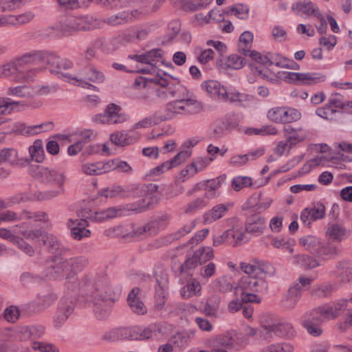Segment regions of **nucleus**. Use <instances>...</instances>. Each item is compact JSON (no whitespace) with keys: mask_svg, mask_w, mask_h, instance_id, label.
I'll return each mask as SVG.
<instances>
[{"mask_svg":"<svg viewBox=\"0 0 352 352\" xmlns=\"http://www.w3.org/2000/svg\"><path fill=\"white\" fill-rule=\"evenodd\" d=\"M81 295L93 302L94 312L100 319H104L110 313L112 304L118 300L121 289H113L106 276H98L94 279L85 276L82 278Z\"/></svg>","mask_w":352,"mask_h":352,"instance_id":"nucleus-1","label":"nucleus"},{"mask_svg":"<svg viewBox=\"0 0 352 352\" xmlns=\"http://www.w3.org/2000/svg\"><path fill=\"white\" fill-rule=\"evenodd\" d=\"M63 76L65 78V81L75 86H79L96 91H98V88L89 82L95 84H101L106 80L103 72L98 69L94 65H89L85 67L76 74H63Z\"/></svg>","mask_w":352,"mask_h":352,"instance_id":"nucleus-2","label":"nucleus"},{"mask_svg":"<svg viewBox=\"0 0 352 352\" xmlns=\"http://www.w3.org/2000/svg\"><path fill=\"white\" fill-rule=\"evenodd\" d=\"M268 284L260 276H246L239 280L236 289L241 290V297L245 302L260 303L261 298L254 293H265Z\"/></svg>","mask_w":352,"mask_h":352,"instance_id":"nucleus-3","label":"nucleus"},{"mask_svg":"<svg viewBox=\"0 0 352 352\" xmlns=\"http://www.w3.org/2000/svg\"><path fill=\"white\" fill-rule=\"evenodd\" d=\"M67 267L68 268L69 276H67V283H65V287L67 290V293H69V290H72L74 293H78V292L81 294V282L84 277L87 276L85 275L82 277L80 280H78L76 274L82 271L88 265L89 261L84 256H78L75 257H71L65 258Z\"/></svg>","mask_w":352,"mask_h":352,"instance_id":"nucleus-4","label":"nucleus"},{"mask_svg":"<svg viewBox=\"0 0 352 352\" xmlns=\"http://www.w3.org/2000/svg\"><path fill=\"white\" fill-rule=\"evenodd\" d=\"M65 289L64 296L60 298L57 305L56 311L53 317V324L56 329L60 328L73 314L75 308V300L77 293L69 290L68 294Z\"/></svg>","mask_w":352,"mask_h":352,"instance_id":"nucleus-5","label":"nucleus"},{"mask_svg":"<svg viewBox=\"0 0 352 352\" xmlns=\"http://www.w3.org/2000/svg\"><path fill=\"white\" fill-rule=\"evenodd\" d=\"M301 116V113L298 109L287 106L273 107L267 113L270 121L285 125L297 122Z\"/></svg>","mask_w":352,"mask_h":352,"instance_id":"nucleus-6","label":"nucleus"},{"mask_svg":"<svg viewBox=\"0 0 352 352\" xmlns=\"http://www.w3.org/2000/svg\"><path fill=\"white\" fill-rule=\"evenodd\" d=\"M36 177L45 185L54 186L60 190H65L64 185L66 177L65 173L59 169L38 166Z\"/></svg>","mask_w":352,"mask_h":352,"instance_id":"nucleus-7","label":"nucleus"},{"mask_svg":"<svg viewBox=\"0 0 352 352\" xmlns=\"http://www.w3.org/2000/svg\"><path fill=\"white\" fill-rule=\"evenodd\" d=\"M177 92L184 95L177 98V114L192 115L199 113L202 110L201 103L184 87H177Z\"/></svg>","mask_w":352,"mask_h":352,"instance_id":"nucleus-8","label":"nucleus"},{"mask_svg":"<svg viewBox=\"0 0 352 352\" xmlns=\"http://www.w3.org/2000/svg\"><path fill=\"white\" fill-rule=\"evenodd\" d=\"M128 115L122 112L121 107L116 104H108L103 113L94 117V122L101 124H115L126 121Z\"/></svg>","mask_w":352,"mask_h":352,"instance_id":"nucleus-9","label":"nucleus"},{"mask_svg":"<svg viewBox=\"0 0 352 352\" xmlns=\"http://www.w3.org/2000/svg\"><path fill=\"white\" fill-rule=\"evenodd\" d=\"M45 276L50 279L61 280L65 278L67 283L69 276L65 258L61 256H54L47 261V267L44 271Z\"/></svg>","mask_w":352,"mask_h":352,"instance_id":"nucleus-10","label":"nucleus"},{"mask_svg":"<svg viewBox=\"0 0 352 352\" xmlns=\"http://www.w3.org/2000/svg\"><path fill=\"white\" fill-rule=\"evenodd\" d=\"M43 57L41 63H46L51 73L56 74H65L61 73L63 69H69L73 67V63L67 58H61L55 52L52 51H42ZM65 80V78L62 76Z\"/></svg>","mask_w":352,"mask_h":352,"instance_id":"nucleus-11","label":"nucleus"},{"mask_svg":"<svg viewBox=\"0 0 352 352\" xmlns=\"http://www.w3.org/2000/svg\"><path fill=\"white\" fill-rule=\"evenodd\" d=\"M133 340H158L163 337L162 325L151 323L146 327H133Z\"/></svg>","mask_w":352,"mask_h":352,"instance_id":"nucleus-12","label":"nucleus"},{"mask_svg":"<svg viewBox=\"0 0 352 352\" xmlns=\"http://www.w3.org/2000/svg\"><path fill=\"white\" fill-rule=\"evenodd\" d=\"M239 267L248 276H259L273 273V267L270 263L258 259H252L249 263L241 262Z\"/></svg>","mask_w":352,"mask_h":352,"instance_id":"nucleus-13","label":"nucleus"},{"mask_svg":"<svg viewBox=\"0 0 352 352\" xmlns=\"http://www.w3.org/2000/svg\"><path fill=\"white\" fill-rule=\"evenodd\" d=\"M232 207L233 204L231 202L221 203L213 206L210 210H206L203 214V223L204 225H210L223 218Z\"/></svg>","mask_w":352,"mask_h":352,"instance_id":"nucleus-14","label":"nucleus"},{"mask_svg":"<svg viewBox=\"0 0 352 352\" xmlns=\"http://www.w3.org/2000/svg\"><path fill=\"white\" fill-rule=\"evenodd\" d=\"M89 226L86 218L81 217L80 219H69L67 221V227L70 230L72 237L76 241H80L84 238H88L91 235V231L87 228Z\"/></svg>","mask_w":352,"mask_h":352,"instance_id":"nucleus-15","label":"nucleus"},{"mask_svg":"<svg viewBox=\"0 0 352 352\" xmlns=\"http://www.w3.org/2000/svg\"><path fill=\"white\" fill-rule=\"evenodd\" d=\"M324 215V206L317 203L312 207L304 208L300 212V219L305 226H310L314 221L323 219Z\"/></svg>","mask_w":352,"mask_h":352,"instance_id":"nucleus-16","label":"nucleus"},{"mask_svg":"<svg viewBox=\"0 0 352 352\" xmlns=\"http://www.w3.org/2000/svg\"><path fill=\"white\" fill-rule=\"evenodd\" d=\"M128 58L146 65H157L163 63L162 50L160 48L153 49L142 54H130Z\"/></svg>","mask_w":352,"mask_h":352,"instance_id":"nucleus-17","label":"nucleus"},{"mask_svg":"<svg viewBox=\"0 0 352 352\" xmlns=\"http://www.w3.org/2000/svg\"><path fill=\"white\" fill-rule=\"evenodd\" d=\"M140 135L134 131H117L110 135V141L118 146H125L138 141Z\"/></svg>","mask_w":352,"mask_h":352,"instance_id":"nucleus-18","label":"nucleus"},{"mask_svg":"<svg viewBox=\"0 0 352 352\" xmlns=\"http://www.w3.org/2000/svg\"><path fill=\"white\" fill-rule=\"evenodd\" d=\"M221 100L230 102H239L245 106L250 102L253 97L251 95L241 93L234 87H225Z\"/></svg>","mask_w":352,"mask_h":352,"instance_id":"nucleus-19","label":"nucleus"},{"mask_svg":"<svg viewBox=\"0 0 352 352\" xmlns=\"http://www.w3.org/2000/svg\"><path fill=\"white\" fill-rule=\"evenodd\" d=\"M283 132L286 139L292 146L305 142L308 138V131L303 127L295 128L292 125H285Z\"/></svg>","mask_w":352,"mask_h":352,"instance_id":"nucleus-20","label":"nucleus"},{"mask_svg":"<svg viewBox=\"0 0 352 352\" xmlns=\"http://www.w3.org/2000/svg\"><path fill=\"white\" fill-rule=\"evenodd\" d=\"M227 232L230 239V244L232 246H239L249 241L246 228L241 223H235Z\"/></svg>","mask_w":352,"mask_h":352,"instance_id":"nucleus-21","label":"nucleus"},{"mask_svg":"<svg viewBox=\"0 0 352 352\" xmlns=\"http://www.w3.org/2000/svg\"><path fill=\"white\" fill-rule=\"evenodd\" d=\"M58 299V294L52 289L41 292L37 294V300L30 303V307H37L38 311H43L51 307Z\"/></svg>","mask_w":352,"mask_h":352,"instance_id":"nucleus-22","label":"nucleus"},{"mask_svg":"<svg viewBox=\"0 0 352 352\" xmlns=\"http://www.w3.org/2000/svg\"><path fill=\"white\" fill-rule=\"evenodd\" d=\"M54 30V36H65L78 31L76 16H69L63 21L56 23L51 28Z\"/></svg>","mask_w":352,"mask_h":352,"instance_id":"nucleus-23","label":"nucleus"},{"mask_svg":"<svg viewBox=\"0 0 352 352\" xmlns=\"http://www.w3.org/2000/svg\"><path fill=\"white\" fill-rule=\"evenodd\" d=\"M245 227L248 233L259 236L263 233L266 228V219L258 214L252 215L247 219Z\"/></svg>","mask_w":352,"mask_h":352,"instance_id":"nucleus-24","label":"nucleus"},{"mask_svg":"<svg viewBox=\"0 0 352 352\" xmlns=\"http://www.w3.org/2000/svg\"><path fill=\"white\" fill-rule=\"evenodd\" d=\"M140 289L133 288L128 294L127 303L131 311L138 315H144L147 312V308L140 298Z\"/></svg>","mask_w":352,"mask_h":352,"instance_id":"nucleus-25","label":"nucleus"},{"mask_svg":"<svg viewBox=\"0 0 352 352\" xmlns=\"http://www.w3.org/2000/svg\"><path fill=\"white\" fill-rule=\"evenodd\" d=\"M109 164L104 162H86L80 166V171L86 175H99L110 172Z\"/></svg>","mask_w":352,"mask_h":352,"instance_id":"nucleus-26","label":"nucleus"},{"mask_svg":"<svg viewBox=\"0 0 352 352\" xmlns=\"http://www.w3.org/2000/svg\"><path fill=\"white\" fill-rule=\"evenodd\" d=\"M349 234V230L343 225L337 223H328L325 231L326 237L333 241H342L347 239Z\"/></svg>","mask_w":352,"mask_h":352,"instance_id":"nucleus-27","label":"nucleus"},{"mask_svg":"<svg viewBox=\"0 0 352 352\" xmlns=\"http://www.w3.org/2000/svg\"><path fill=\"white\" fill-rule=\"evenodd\" d=\"M43 57L42 51H32L14 58V60L20 73H21L22 69L26 65H36L41 63Z\"/></svg>","mask_w":352,"mask_h":352,"instance_id":"nucleus-28","label":"nucleus"},{"mask_svg":"<svg viewBox=\"0 0 352 352\" xmlns=\"http://www.w3.org/2000/svg\"><path fill=\"white\" fill-rule=\"evenodd\" d=\"M302 289L299 284H295L288 289L287 293L283 296L281 304L287 309L294 308L301 298Z\"/></svg>","mask_w":352,"mask_h":352,"instance_id":"nucleus-29","label":"nucleus"},{"mask_svg":"<svg viewBox=\"0 0 352 352\" xmlns=\"http://www.w3.org/2000/svg\"><path fill=\"white\" fill-rule=\"evenodd\" d=\"M201 140V138L199 136L192 137L185 140L181 145L179 152L177 153V164L183 163L190 158L192 153V148Z\"/></svg>","mask_w":352,"mask_h":352,"instance_id":"nucleus-30","label":"nucleus"},{"mask_svg":"<svg viewBox=\"0 0 352 352\" xmlns=\"http://www.w3.org/2000/svg\"><path fill=\"white\" fill-rule=\"evenodd\" d=\"M176 165V155L169 160L165 161L155 168L151 169L146 175L148 180H157L162 175L175 167Z\"/></svg>","mask_w":352,"mask_h":352,"instance_id":"nucleus-31","label":"nucleus"},{"mask_svg":"<svg viewBox=\"0 0 352 352\" xmlns=\"http://www.w3.org/2000/svg\"><path fill=\"white\" fill-rule=\"evenodd\" d=\"M201 87L211 98L221 100L225 86L217 80H208L204 81Z\"/></svg>","mask_w":352,"mask_h":352,"instance_id":"nucleus-32","label":"nucleus"},{"mask_svg":"<svg viewBox=\"0 0 352 352\" xmlns=\"http://www.w3.org/2000/svg\"><path fill=\"white\" fill-rule=\"evenodd\" d=\"M201 289L200 283L196 278H191L186 281L179 292L183 298L188 299L193 296H201Z\"/></svg>","mask_w":352,"mask_h":352,"instance_id":"nucleus-33","label":"nucleus"},{"mask_svg":"<svg viewBox=\"0 0 352 352\" xmlns=\"http://www.w3.org/2000/svg\"><path fill=\"white\" fill-rule=\"evenodd\" d=\"M133 327H119L107 331L103 336L104 340L116 341L120 340H133Z\"/></svg>","mask_w":352,"mask_h":352,"instance_id":"nucleus-34","label":"nucleus"},{"mask_svg":"<svg viewBox=\"0 0 352 352\" xmlns=\"http://www.w3.org/2000/svg\"><path fill=\"white\" fill-rule=\"evenodd\" d=\"M162 230L156 219L148 221L144 225L138 226L133 229V236H155Z\"/></svg>","mask_w":352,"mask_h":352,"instance_id":"nucleus-35","label":"nucleus"},{"mask_svg":"<svg viewBox=\"0 0 352 352\" xmlns=\"http://www.w3.org/2000/svg\"><path fill=\"white\" fill-rule=\"evenodd\" d=\"M12 230L15 234L19 236L21 235L23 238L30 241L39 239L41 235H42V230L40 229L28 230V224L25 223L12 226Z\"/></svg>","mask_w":352,"mask_h":352,"instance_id":"nucleus-36","label":"nucleus"},{"mask_svg":"<svg viewBox=\"0 0 352 352\" xmlns=\"http://www.w3.org/2000/svg\"><path fill=\"white\" fill-rule=\"evenodd\" d=\"M309 315L314 316V318H316L318 322H323L327 320H331L337 317L331 303L312 310Z\"/></svg>","mask_w":352,"mask_h":352,"instance_id":"nucleus-37","label":"nucleus"},{"mask_svg":"<svg viewBox=\"0 0 352 352\" xmlns=\"http://www.w3.org/2000/svg\"><path fill=\"white\" fill-rule=\"evenodd\" d=\"M213 287L222 293L231 292L233 289H236V285L233 278L230 275H223L220 276L212 282Z\"/></svg>","mask_w":352,"mask_h":352,"instance_id":"nucleus-38","label":"nucleus"},{"mask_svg":"<svg viewBox=\"0 0 352 352\" xmlns=\"http://www.w3.org/2000/svg\"><path fill=\"white\" fill-rule=\"evenodd\" d=\"M135 13H137L136 10L132 12L124 10L104 19V22L112 26L124 24L131 21Z\"/></svg>","mask_w":352,"mask_h":352,"instance_id":"nucleus-39","label":"nucleus"},{"mask_svg":"<svg viewBox=\"0 0 352 352\" xmlns=\"http://www.w3.org/2000/svg\"><path fill=\"white\" fill-rule=\"evenodd\" d=\"M158 203L159 197H143L141 200L131 204L129 210L140 213L153 208Z\"/></svg>","mask_w":352,"mask_h":352,"instance_id":"nucleus-40","label":"nucleus"},{"mask_svg":"<svg viewBox=\"0 0 352 352\" xmlns=\"http://www.w3.org/2000/svg\"><path fill=\"white\" fill-rule=\"evenodd\" d=\"M338 248L331 242L320 241L316 252V256L323 260H330L338 254Z\"/></svg>","mask_w":352,"mask_h":352,"instance_id":"nucleus-41","label":"nucleus"},{"mask_svg":"<svg viewBox=\"0 0 352 352\" xmlns=\"http://www.w3.org/2000/svg\"><path fill=\"white\" fill-rule=\"evenodd\" d=\"M213 0H177L180 9L184 12H194L206 8Z\"/></svg>","mask_w":352,"mask_h":352,"instance_id":"nucleus-42","label":"nucleus"},{"mask_svg":"<svg viewBox=\"0 0 352 352\" xmlns=\"http://www.w3.org/2000/svg\"><path fill=\"white\" fill-rule=\"evenodd\" d=\"M292 9L298 14L315 16V13L318 12L316 6L309 0H300L292 5Z\"/></svg>","mask_w":352,"mask_h":352,"instance_id":"nucleus-43","label":"nucleus"},{"mask_svg":"<svg viewBox=\"0 0 352 352\" xmlns=\"http://www.w3.org/2000/svg\"><path fill=\"white\" fill-rule=\"evenodd\" d=\"M221 186V182L219 177L207 179L205 189L204 199H214L217 198L220 193L219 189Z\"/></svg>","mask_w":352,"mask_h":352,"instance_id":"nucleus-44","label":"nucleus"},{"mask_svg":"<svg viewBox=\"0 0 352 352\" xmlns=\"http://www.w3.org/2000/svg\"><path fill=\"white\" fill-rule=\"evenodd\" d=\"M243 58L237 54H232L228 56L224 63H222L221 60L217 62V67L221 69H239L243 67Z\"/></svg>","mask_w":352,"mask_h":352,"instance_id":"nucleus-45","label":"nucleus"},{"mask_svg":"<svg viewBox=\"0 0 352 352\" xmlns=\"http://www.w3.org/2000/svg\"><path fill=\"white\" fill-rule=\"evenodd\" d=\"M293 263L305 269H311L320 266L318 261L307 254H297L293 257Z\"/></svg>","mask_w":352,"mask_h":352,"instance_id":"nucleus-46","label":"nucleus"},{"mask_svg":"<svg viewBox=\"0 0 352 352\" xmlns=\"http://www.w3.org/2000/svg\"><path fill=\"white\" fill-rule=\"evenodd\" d=\"M6 94L8 96H13L23 98H29L34 96L32 87L27 85L10 87L7 89Z\"/></svg>","mask_w":352,"mask_h":352,"instance_id":"nucleus-47","label":"nucleus"},{"mask_svg":"<svg viewBox=\"0 0 352 352\" xmlns=\"http://www.w3.org/2000/svg\"><path fill=\"white\" fill-rule=\"evenodd\" d=\"M321 239L315 235H306L300 237L298 243L306 250L316 252L320 244Z\"/></svg>","mask_w":352,"mask_h":352,"instance_id":"nucleus-48","label":"nucleus"},{"mask_svg":"<svg viewBox=\"0 0 352 352\" xmlns=\"http://www.w3.org/2000/svg\"><path fill=\"white\" fill-rule=\"evenodd\" d=\"M78 31L79 30H91L98 27V21L91 16H76Z\"/></svg>","mask_w":352,"mask_h":352,"instance_id":"nucleus-49","label":"nucleus"},{"mask_svg":"<svg viewBox=\"0 0 352 352\" xmlns=\"http://www.w3.org/2000/svg\"><path fill=\"white\" fill-rule=\"evenodd\" d=\"M266 329L279 336H293L294 331L292 324L287 322H282L277 324L269 325Z\"/></svg>","mask_w":352,"mask_h":352,"instance_id":"nucleus-50","label":"nucleus"},{"mask_svg":"<svg viewBox=\"0 0 352 352\" xmlns=\"http://www.w3.org/2000/svg\"><path fill=\"white\" fill-rule=\"evenodd\" d=\"M261 194L257 196H252L250 198L249 202L251 204H255V210L257 212L261 213L267 210L272 205L273 199L271 197L261 198Z\"/></svg>","mask_w":352,"mask_h":352,"instance_id":"nucleus-51","label":"nucleus"},{"mask_svg":"<svg viewBox=\"0 0 352 352\" xmlns=\"http://www.w3.org/2000/svg\"><path fill=\"white\" fill-rule=\"evenodd\" d=\"M39 239L50 252L56 253L59 250L60 243L54 235L42 231V235Z\"/></svg>","mask_w":352,"mask_h":352,"instance_id":"nucleus-52","label":"nucleus"},{"mask_svg":"<svg viewBox=\"0 0 352 352\" xmlns=\"http://www.w3.org/2000/svg\"><path fill=\"white\" fill-rule=\"evenodd\" d=\"M9 16L11 26H19L32 21L34 19L35 14L32 11H28L20 14H9Z\"/></svg>","mask_w":352,"mask_h":352,"instance_id":"nucleus-53","label":"nucleus"},{"mask_svg":"<svg viewBox=\"0 0 352 352\" xmlns=\"http://www.w3.org/2000/svg\"><path fill=\"white\" fill-rule=\"evenodd\" d=\"M7 162L12 165L19 162L18 152L13 148H6L0 150V164Z\"/></svg>","mask_w":352,"mask_h":352,"instance_id":"nucleus-54","label":"nucleus"},{"mask_svg":"<svg viewBox=\"0 0 352 352\" xmlns=\"http://www.w3.org/2000/svg\"><path fill=\"white\" fill-rule=\"evenodd\" d=\"M29 153L32 160L41 163L45 159V152L41 140H36L29 147Z\"/></svg>","mask_w":352,"mask_h":352,"instance_id":"nucleus-55","label":"nucleus"},{"mask_svg":"<svg viewBox=\"0 0 352 352\" xmlns=\"http://www.w3.org/2000/svg\"><path fill=\"white\" fill-rule=\"evenodd\" d=\"M12 244L21 252L30 257H32L35 255V248L21 236H18Z\"/></svg>","mask_w":352,"mask_h":352,"instance_id":"nucleus-56","label":"nucleus"},{"mask_svg":"<svg viewBox=\"0 0 352 352\" xmlns=\"http://www.w3.org/2000/svg\"><path fill=\"white\" fill-rule=\"evenodd\" d=\"M21 74L14 59L0 65V78L7 77H16Z\"/></svg>","mask_w":352,"mask_h":352,"instance_id":"nucleus-57","label":"nucleus"},{"mask_svg":"<svg viewBox=\"0 0 352 352\" xmlns=\"http://www.w3.org/2000/svg\"><path fill=\"white\" fill-rule=\"evenodd\" d=\"M248 135H276L278 133V130L272 124L264 125L261 128H248L245 131Z\"/></svg>","mask_w":352,"mask_h":352,"instance_id":"nucleus-58","label":"nucleus"},{"mask_svg":"<svg viewBox=\"0 0 352 352\" xmlns=\"http://www.w3.org/2000/svg\"><path fill=\"white\" fill-rule=\"evenodd\" d=\"M157 285L155 286V306L157 309H162L165 304L166 296V287L165 283L162 285L157 278H156Z\"/></svg>","mask_w":352,"mask_h":352,"instance_id":"nucleus-59","label":"nucleus"},{"mask_svg":"<svg viewBox=\"0 0 352 352\" xmlns=\"http://www.w3.org/2000/svg\"><path fill=\"white\" fill-rule=\"evenodd\" d=\"M195 330L191 328L177 332V347L184 348L195 336Z\"/></svg>","mask_w":352,"mask_h":352,"instance_id":"nucleus-60","label":"nucleus"},{"mask_svg":"<svg viewBox=\"0 0 352 352\" xmlns=\"http://www.w3.org/2000/svg\"><path fill=\"white\" fill-rule=\"evenodd\" d=\"M141 184H131L122 186V198H136L140 197Z\"/></svg>","mask_w":352,"mask_h":352,"instance_id":"nucleus-61","label":"nucleus"},{"mask_svg":"<svg viewBox=\"0 0 352 352\" xmlns=\"http://www.w3.org/2000/svg\"><path fill=\"white\" fill-rule=\"evenodd\" d=\"M293 346L287 342L270 344L263 347L261 352H293Z\"/></svg>","mask_w":352,"mask_h":352,"instance_id":"nucleus-62","label":"nucleus"},{"mask_svg":"<svg viewBox=\"0 0 352 352\" xmlns=\"http://www.w3.org/2000/svg\"><path fill=\"white\" fill-rule=\"evenodd\" d=\"M339 113V111L335 109L329 103H327L324 107L318 108L316 111V113L327 120H333L336 118V115Z\"/></svg>","mask_w":352,"mask_h":352,"instance_id":"nucleus-63","label":"nucleus"},{"mask_svg":"<svg viewBox=\"0 0 352 352\" xmlns=\"http://www.w3.org/2000/svg\"><path fill=\"white\" fill-rule=\"evenodd\" d=\"M21 311L17 306L10 305L3 311L4 319L10 323H15L19 318Z\"/></svg>","mask_w":352,"mask_h":352,"instance_id":"nucleus-64","label":"nucleus"}]
</instances>
